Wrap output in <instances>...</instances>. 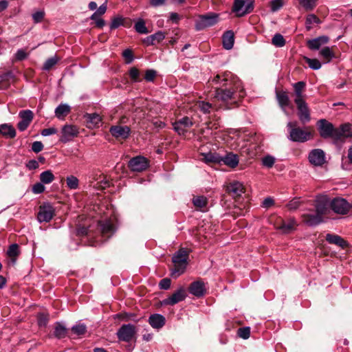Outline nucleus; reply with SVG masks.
Listing matches in <instances>:
<instances>
[{
	"instance_id": "1",
	"label": "nucleus",
	"mask_w": 352,
	"mask_h": 352,
	"mask_svg": "<svg viewBox=\"0 0 352 352\" xmlns=\"http://www.w3.org/2000/svg\"><path fill=\"white\" fill-rule=\"evenodd\" d=\"M212 82L219 86L215 87L214 98L224 103L236 104L245 96L240 80L230 72L217 74Z\"/></svg>"
},
{
	"instance_id": "2",
	"label": "nucleus",
	"mask_w": 352,
	"mask_h": 352,
	"mask_svg": "<svg viewBox=\"0 0 352 352\" xmlns=\"http://www.w3.org/2000/svg\"><path fill=\"white\" fill-rule=\"evenodd\" d=\"M188 258V252L184 248L179 249L173 256V262L174 268L172 270V276L175 278L182 274L187 266V260Z\"/></svg>"
},
{
	"instance_id": "3",
	"label": "nucleus",
	"mask_w": 352,
	"mask_h": 352,
	"mask_svg": "<svg viewBox=\"0 0 352 352\" xmlns=\"http://www.w3.org/2000/svg\"><path fill=\"white\" fill-rule=\"evenodd\" d=\"M287 127L289 130L288 138L291 141L304 142L310 139L311 133L298 127L296 122H289Z\"/></svg>"
},
{
	"instance_id": "4",
	"label": "nucleus",
	"mask_w": 352,
	"mask_h": 352,
	"mask_svg": "<svg viewBox=\"0 0 352 352\" xmlns=\"http://www.w3.org/2000/svg\"><path fill=\"white\" fill-rule=\"evenodd\" d=\"M219 15L214 12H209L206 14L199 15L195 21V29L197 31L203 30L212 27L219 21Z\"/></svg>"
},
{
	"instance_id": "5",
	"label": "nucleus",
	"mask_w": 352,
	"mask_h": 352,
	"mask_svg": "<svg viewBox=\"0 0 352 352\" xmlns=\"http://www.w3.org/2000/svg\"><path fill=\"white\" fill-rule=\"evenodd\" d=\"M254 9L253 1L234 0L232 12L236 13V16L241 17L252 12Z\"/></svg>"
},
{
	"instance_id": "6",
	"label": "nucleus",
	"mask_w": 352,
	"mask_h": 352,
	"mask_svg": "<svg viewBox=\"0 0 352 352\" xmlns=\"http://www.w3.org/2000/svg\"><path fill=\"white\" fill-rule=\"evenodd\" d=\"M352 138L351 125L349 123L341 124L335 128L333 139L336 142H344L346 139Z\"/></svg>"
},
{
	"instance_id": "7",
	"label": "nucleus",
	"mask_w": 352,
	"mask_h": 352,
	"mask_svg": "<svg viewBox=\"0 0 352 352\" xmlns=\"http://www.w3.org/2000/svg\"><path fill=\"white\" fill-rule=\"evenodd\" d=\"M55 210L49 203H45L39 207L37 219L40 223L49 222L54 217Z\"/></svg>"
},
{
	"instance_id": "8",
	"label": "nucleus",
	"mask_w": 352,
	"mask_h": 352,
	"mask_svg": "<svg viewBox=\"0 0 352 352\" xmlns=\"http://www.w3.org/2000/svg\"><path fill=\"white\" fill-rule=\"evenodd\" d=\"M148 164V160L141 155L133 157L129 162V167L134 172H142L146 170Z\"/></svg>"
},
{
	"instance_id": "9",
	"label": "nucleus",
	"mask_w": 352,
	"mask_h": 352,
	"mask_svg": "<svg viewBox=\"0 0 352 352\" xmlns=\"http://www.w3.org/2000/svg\"><path fill=\"white\" fill-rule=\"evenodd\" d=\"M19 117L21 120L17 124V128L20 131H24L33 120L34 113L31 110H23L19 111Z\"/></svg>"
},
{
	"instance_id": "10",
	"label": "nucleus",
	"mask_w": 352,
	"mask_h": 352,
	"mask_svg": "<svg viewBox=\"0 0 352 352\" xmlns=\"http://www.w3.org/2000/svg\"><path fill=\"white\" fill-rule=\"evenodd\" d=\"M331 207L336 213L345 214L351 208V205L346 199L337 197L331 201Z\"/></svg>"
},
{
	"instance_id": "11",
	"label": "nucleus",
	"mask_w": 352,
	"mask_h": 352,
	"mask_svg": "<svg viewBox=\"0 0 352 352\" xmlns=\"http://www.w3.org/2000/svg\"><path fill=\"white\" fill-rule=\"evenodd\" d=\"M309 162L315 166H321L326 162L324 152L320 148H315L310 151L308 156Z\"/></svg>"
},
{
	"instance_id": "12",
	"label": "nucleus",
	"mask_w": 352,
	"mask_h": 352,
	"mask_svg": "<svg viewBox=\"0 0 352 352\" xmlns=\"http://www.w3.org/2000/svg\"><path fill=\"white\" fill-rule=\"evenodd\" d=\"M135 333L134 325L128 324H123L118 331L117 336L119 340L124 342H129L132 340Z\"/></svg>"
},
{
	"instance_id": "13",
	"label": "nucleus",
	"mask_w": 352,
	"mask_h": 352,
	"mask_svg": "<svg viewBox=\"0 0 352 352\" xmlns=\"http://www.w3.org/2000/svg\"><path fill=\"white\" fill-rule=\"evenodd\" d=\"M320 135L323 138H333L335 128L333 125L324 119L320 120L318 122Z\"/></svg>"
},
{
	"instance_id": "14",
	"label": "nucleus",
	"mask_w": 352,
	"mask_h": 352,
	"mask_svg": "<svg viewBox=\"0 0 352 352\" xmlns=\"http://www.w3.org/2000/svg\"><path fill=\"white\" fill-rule=\"evenodd\" d=\"M173 129L179 135H184L188 129L193 125L191 118L188 116L182 118L173 123Z\"/></svg>"
},
{
	"instance_id": "15",
	"label": "nucleus",
	"mask_w": 352,
	"mask_h": 352,
	"mask_svg": "<svg viewBox=\"0 0 352 352\" xmlns=\"http://www.w3.org/2000/svg\"><path fill=\"white\" fill-rule=\"evenodd\" d=\"M186 297V290L180 287L175 292L170 296L162 300V304L164 305H174L182 300Z\"/></svg>"
},
{
	"instance_id": "16",
	"label": "nucleus",
	"mask_w": 352,
	"mask_h": 352,
	"mask_svg": "<svg viewBox=\"0 0 352 352\" xmlns=\"http://www.w3.org/2000/svg\"><path fill=\"white\" fill-rule=\"evenodd\" d=\"M298 110V117L301 122L307 123L309 122L310 113L307 103L305 100H294Z\"/></svg>"
},
{
	"instance_id": "17",
	"label": "nucleus",
	"mask_w": 352,
	"mask_h": 352,
	"mask_svg": "<svg viewBox=\"0 0 352 352\" xmlns=\"http://www.w3.org/2000/svg\"><path fill=\"white\" fill-rule=\"evenodd\" d=\"M109 132L116 138L125 140L130 135L131 129L127 126L114 125L109 129Z\"/></svg>"
},
{
	"instance_id": "18",
	"label": "nucleus",
	"mask_w": 352,
	"mask_h": 352,
	"mask_svg": "<svg viewBox=\"0 0 352 352\" xmlns=\"http://www.w3.org/2000/svg\"><path fill=\"white\" fill-rule=\"evenodd\" d=\"M78 134V130L75 126L70 124L65 125L62 129L60 141L64 143L67 142L73 138L77 136Z\"/></svg>"
},
{
	"instance_id": "19",
	"label": "nucleus",
	"mask_w": 352,
	"mask_h": 352,
	"mask_svg": "<svg viewBox=\"0 0 352 352\" xmlns=\"http://www.w3.org/2000/svg\"><path fill=\"white\" fill-rule=\"evenodd\" d=\"M226 191L234 197H238L244 193L245 188L242 183L234 181L226 186Z\"/></svg>"
},
{
	"instance_id": "20",
	"label": "nucleus",
	"mask_w": 352,
	"mask_h": 352,
	"mask_svg": "<svg viewBox=\"0 0 352 352\" xmlns=\"http://www.w3.org/2000/svg\"><path fill=\"white\" fill-rule=\"evenodd\" d=\"M188 290L192 295L197 298L202 297L206 293L205 284L201 280L194 281L190 285Z\"/></svg>"
},
{
	"instance_id": "21",
	"label": "nucleus",
	"mask_w": 352,
	"mask_h": 352,
	"mask_svg": "<svg viewBox=\"0 0 352 352\" xmlns=\"http://www.w3.org/2000/svg\"><path fill=\"white\" fill-rule=\"evenodd\" d=\"M302 221L309 226H315L322 221V218L314 212H307L302 214Z\"/></svg>"
},
{
	"instance_id": "22",
	"label": "nucleus",
	"mask_w": 352,
	"mask_h": 352,
	"mask_svg": "<svg viewBox=\"0 0 352 352\" xmlns=\"http://www.w3.org/2000/svg\"><path fill=\"white\" fill-rule=\"evenodd\" d=\"M326 241L328 243H329L331 244L336 245L342 248V249L347 248L349 245V243H347L346 241H345L343 238H342L341 236H340L337 234H330V233L327 234Z\"/></svg>"
},
{
	"instance_id": "23",
	"label": "nucleus",
	"mask_w": 352,
	"mask_h": 352,
	"mask_svg": "<svg viewBox=\"0 0 352 352\" xmlns=\"http://www.w3.org/2000/svg\"><path fill=\"white\" fill-rule=\"evenodd\" d=\"M329 38L327 36H321L307 41V46L311 50H319L320 47L324 44H327Z\"/></svg>"
},
{
	"instance_id": "24",
	"label": "nucleus",
	"mask_w": 352,
	"mask_h": 352,
	"mask_svg": "<svg viewBox=\"0 0 352 352\" xmlns=\"http://www.w3.org/2000/svg\"><path fill=\"white\" fill-rule=\"evenodd\" d=\"M276 98L282 110L288 116L289 114L286 110V107H289L291 104L287 92L276 91Z\"/></svg>"
},
{
	"instance_id": "25",
	"label": "nucleus",
	"mask_w": 352,
	"mask_h": 352,
	"mask_svg": "<svg viewBox=\"0 0 352 352\" xmlns=\"http://www.w3.org/2000/svg\"><path fill=\"white\" fill-rule=\"evenodd\" d=\"M165 318L158 314L151 315L148 318L150 325L154 329H161L165 324Z\"/></svg>"
},
{
	"instance_id": "26",
	"label": "nucleus",
	"mask_w": 352,
	"mask_h": 352,
	"mask_svg": "<svg viewBox=\"0 0 352 352\" xmlns=\"http://www.w3.org/2000/svg\"><path fill=\"white\" fill-rule=\"evenodd\" d=\"M19 247L17 244L14 243L9 246L8 250L7 251V255L10 258L9 263L11 265H15L17 260V257L19 256Z\"/></svg>"
},
{
	"instance_id": "27",
	"label": "nucleus",
	"mask_w": 352,
	"mask_h": 352,
	"mask_svg": "<svg viewBox=\"0 0 352 352\" xmlns=\"http://www.w3.org/2000/svg\"><path fill=\"white\" fill-rule=\"evenodd\" d=\"M221 162L230 168H235L239 164V157L237 155L230 153L224 157H221Z\"/></svg>"
},
{
	"instance_id": "28",
	"label": "nucleus",
	"mask_w": 352,
	"mask_h": 352,
	"mask_svg": "<svg viewBox=\"0 0 352 352\" xmlns=\"http://www.w3.org/2000/svg\"><path fill=\"white\" fill-rule=\"evenodd\" d=\"M16 130L10 124H0V135L6 138H14L16 136Z\"/></svg>"
},
{
	"instance_id": "29",
	"label": "nucleus",
	"mask_w": 352,
	"mask_h": 352,
	"mask_svg": "<svg viewBox=\"0 0 352 352\" xmlns=\"http://www.w3.org/2000/svg\"><path fill=\"white\" fill-rule=\"evenodd\" d=\"M165 38V34L162 31H158L157 32L146 37L144 40V43L147 45H155V43H158L162 41Z\"/></svg>"
},
{
	"instance_id": "30",
	"label": "nucleus",
	"mask_w": 352,
	"mask_h": 352,
	"mask_svg": "<svg viewBox=\"0 0 352 352\" xmlns=\"http://www.w3.org/2000/svg\"><path fill=\"white\" fill-rule=\"evenodd\" d=\"M320 56L322 57L324 63H328L336 58V54L333 51V48L329 47H324L320 50Z\"/></svg>"
},
{
	"instance_id": "31",
	"label": "nucleus",
	"mask_w": 352,
	"mask_h": 352,
	"mask_svg": "<svg viewBox=\"0 0 352 352\" xmlns=\"http://www.w3.org/2000/svg\"><path fill=\"white\" fill-rule=\"evenodd\" d=\"M297 226V223L294 219H290L287 222L283 221L280 226L277 228L282 231L283 233H289L294 230Z\"/></svg>"
},
{
	"instance_id": "32",
	"label": "nucleus",
	"mask_w": 352,
	"mask_h": 352,
	"mask_svg": "<svg viewBox=\"0 0 352 352\" xmlns=\"http://www.w3.org/2000/svg\"><path fill=\"white\" fill-rule=\"evenodd\" d=\"M223 46L226 50H230L234 45V33L232 31H227L223 35Z\"/></svg>"
},
{
	"instance_id": "33",
	"label": "nucleus",
	"mask_w": 352,
	"mask_h": 352,
	"mask_svg": "<svg viewBox=\"0 0 352 352\" xmlns=\"http://www.w3.org/2000/svg\"><path fill=\"white\" fill-rule=\"evenodd\" d=\"M71 111L70 107L67 104H60L55 109L56 116L60 119L63 120Z\"/></svg>"
},
{
	"instance_id": "34",
	"label": "nucleus",
	"mask_w": 352,
	"mask_h": 352,
	"mask_svg": "<svg viewBox=\"0 0 352 352\" xmlns=\"http://www.w3.org/2000/svg\"><path fill=\"white\" fill-rule=\"evenodd\" d=\"M87 122L89 127H98L101 123V116L98 113H87L85 116Z\"/></svg>"
},
{
	"instance_id": "35",
	"label": "nucleus",
	"mask_w": 352,
	"mask_h": 352,
	"mask_svg": "<svg viewBox=\"0 0 352 352\" xmlns=\"http://www.w3.org/2000/svg\"><path fill=\"white\" fill-rule=\"evenodd\" d=\"M101 230L103 234L109 237L116 232V226L111 221H105L101 224Z\"/></svg>"
},
{
	"instance_id": "36",
	"label": "nucleus",
	"mask_w": 352,
	"mask_h": 352,
	"mask_svg": "<svg viewBox=\"0 0 352 352\" xmlns=\"http://www.w3.org/2000/svg\"><path fill=\"white\" fill-rule=\"evenodd\" d=\"M194 206L201 211H204L206 208L208 199L204 196H196L192 198Z\"/></svg>"
},
{
	"instance_id": "37",
	"label": "nucleus",
	"mask_w": 352,
	"mask_h": 352,
	"mask_svg": "<svg viewBox=\"0 0 352 352\" xmlns=\"http://www.w3.org/2000/svg\"><path fill=\"white\" fill-rule=\"evenodd\" d=\"M202 160L206 163H221V157L215 153H208L202 154Z\"/></svg>"
},
{
	"instance_id": "38",
	"label": "nucleus",
	"mask_w": 352,
	"mask_h": 352,
	"mask_svg": "<svg viewBox=\"0 0 352 352\" xmlns=\"http://www.w3.org/2000/svg\"><path fill=\"white\" fill-rule=\"evenodd\" d=\"M305 87V83L302 81L294 84V92L296 98L294 100H304L302 99V91Z\"/></svg>"
},
{
	"instance_id": "39",
	"label": "nucleus",
	"mask_w": 352,
	"mask_h": 352,
	"mask_svg": "<svg viewBox=\"0 0 352 352\" xmlns=\"http://www.w3.org/2000/svg\"><path fill=\"white\" fill-rule=\"evenodd\" d=\"M54 175L52 172L50 170L43 171L40 174L41 182L45 184L52 183L54 180Z\"/></svg>"
},
{
	"instance_id": "40",
	"label": "nucleus",
	"mask_w": 352,
	"mask_h": 352,
	"mask_svg": "<svg viewBox=\"0 0 352 352\" xmlns=\"http://www.w3.org/2000/svg\"><path fill=\"white\" fill-rule=\"evenodd\" d=\"M314 23H320L319 18L314 14H308L305 20V28L307 30H310L312 28V25Z\"/></svg>"
},
{
	"instance_id": "41",
	"label": "nucleus",
	"mask_w": 352,
	"mask_h": 352,
	"mask_svg": "<svg viewBox=\"0 0 352 352\" xmlns=\"http://www.w3.org/2000/svg\"><path fill=\"white\" fill-rule=\"evenodd\" d=\"M300 5L306 10L311 11L316 6L317 0H298Z\"/></svg>"
},
{
	"instance_id": "42",
	"label": "nucleus",
	"mask_w": 352,
	"mask_h": 352,
	"mask_svg": "<svg viewBox=\"0 0 352 352\" xmlns=\"http://www.w3.org/2000/svg\"><path fill=\"white\" fill-rule=\"evenodd\" d=\"M328 210V204L327 203H323L322 201H318L316 205V211L315 212L318 214L321 218H322L323 215L327 213Z\"/></svg>"
},
{
	"instance_id": "43",
	"label": "nucleus",
	"mask_w": 352,
	"mask_h": 352,
	"mask_svg": "<svg viewBox=\"0 0 352 352\" xmlns=\"http://www.w3.org/2000/svg\"><path fill=\"white\" fill-rule=\"evenodd\" d=\"M67 186L69 189L75 190L78 188L79 180L78 179L73 175L68 176L66 178Z\"/></svg>"
},
{
	"instance_id": "44",
	"label": "nucleus",
	"mask_w": 352,
	"mask_h": 352,
	"mask_svg": "<svg viewBox=\"0 0 352 352\" xmlns=\"http://www.w3.org/2000/svg\"><path fill=\"white\" fill-rule=\"evenodd\" d=\"M272 43L276 47H281L285 45V40L280 34H276L272 39Z\"/></svg>"
},
{
	"instance_id": "45",
	"label": "nucleus",
	"mask_w": 352,
	"mask_h": 352,
	"mask_svg": "<svg viewBox=\"0 0 352 352\" xmlns=\"http://www.w3.org/2000/svg\"><path fill=\"white\" fill-rule=\"evenodd\" d=\"M135 30L137 32L140 34H147L148 30L145 25V22L143 19H140L135 24Z\"/></svg>"
},
{
	"instance_id": "46",
	"label": "nucleus",
	"mask_w": 352,
	"mask_h": 352,
	"mask_svg": "<svg viewBox=\"0 0 352 352\" xmlns=\"http://www.w3.org/2000/svg\"><path fill=\"white\" fill-rule=\"evenodd\" d=\"M58 60L59 58L56 56L48 58L45 62L43 69L47 71L50 70L58 63Z\"/></svg>"
},
{
	"instance_id": "47",
	"label": "nucleus",
	"mask_w": 352,
	"mask_h": 352,
	"mask_svg": "<svg viewBox=\"0 0 352 352\" xmlns=\"http://www.w3.org/2000/svg\"><path fill=\"white\" fill-rule=\"evenodd\" d=\"M305 60L306 63L308 64L309 67L312 69H319L322 66L320 62L318 59L305 58Z\"/></svg>"
},
{
	"instance_id": "48",
	"label": "nucleus",
	"mask_w": 352,
	"mask_h": 352,
	"mask_svg": "<svg viewBox=\"0 0 352 352\" xmlns=\"http://www.w3.org/2000/svg\"><path fill=\"white\" fill-rule=\"evenodd\" d=\"M275 161L276 159L272 155H266L262 158V164L263 166L270 168L274 166Z\"/></svg>"
},
{
	"instance_id": "49",
	"label": "nucleus",
	"mask_w": 352,
	"mask_h": 352,
	"mask_svg": "<svg viewBox=\"0 0 352 352\" xmlns=\"http://www.w3.org/2000/svg\"><path fill=\"white\" fill-rule=\"evenodd\" d=\"M129 76L133 82H140V71L135 67H131L129 70Z\"/></svg>"
},
{
	"instance_id": "50",
	"label": "nucleus",
	"mask_w": 352,
	"mask_h": 352,
	"mask_svg": "<svg viewBox=\"0 0 352 352\" xmlns=\"http://www.w3.org/2000/svg\"><path fill=\"white\" fill-rule=\"evenodd\" d=\"M67 333L66 328L60 324H57L54 330V335L58 338H61L65 336Z\"/></svg>"
},
{
	"instance_id": "51",
	"label": "nucleus",
	"mask_w": 352,
	"mask_h": 352,
	"mask_svg": "<svg viewBox=\"0 0 352 352\" xmlns=\"http://www.w3.org/2000/svg\"><path fill=\"white\" fill-rule=\"evenodd\" d=\"M197 107L204 113H208L210 112V109H212V104L209 102H206L204 101H199L197 104Z\"/></svg>"
},
{
	"instance_id": "52",
	"label": "nucleus",
	"mask_w": 352,
	"mask_h": 352,
	"mask_svg": "<svg viewBox=\"0 0 352 352\" xmlns=\"http://www.w3.org/2000/svg\"><path fill=\"white\" fill-rule=\"evenodd\" d=\"M72 331L73 333L78 336H81L85 333L86 332V326L83 324H78L74 326L72 328Z\"/></svg>"
},
{
	"instance_id": "53",
	"label": "nucleus",
	"mask_w": 352,
	"mask_h": 352,
	"mask_svg": "<svg viewBox=\"0 0 352 352\" xmlns=\"http://www.w3.org/2000/svg\"><path fill=\"white\" fill-rule=\"evenodd\" d=\"M109 186V181L106 179L105 176L100 178L99 181L94 185V187L98 189H104Z\"/></svg>"
},
{
	"instance_id": "54",
	"label": "nucleus",
	"mask_w": 352,
	"mask_h": 352,
	"mask_svg": "<svg viewBox=\"0 0 352 352\" xmlns=\"http://www.w3.org/2000/svg\"><path fill=\"white\" fill-rule=\"evenodd\" d=\"M37 320L40 327H45L48 322L49 317L47 314L41 313L38 315Z\"/></svg>"
},
{
	"instance_id": "55",
	"label": "nucleus",
	"mask_w": 352,
	"mask_h": 352,
	"mask_svg": "<svg viewBox=\"0 0 352 352\" xmlns=\"http://www.w3.org/2000/svg\"><path fill=\"white\" fill-rule=\"evenodd\" d=\"M250 335V327H242L238 330V336L243 339H248Z\"/></svg>"
},
{
	"instance_id": "56",
	"label": "nucleus",
	"mask_w": 352,
	"mask_h": 352,
	"mask_svg": "<svg viewBox=\"0 0 352 352\" xmlns=\"http://www.w3.org/2000/svg\"><path fill=\"white\" fill-rule=\"evenodd\" d=\"M107 10V5L106 3H103L101 5L97 10L91 16V19H95L97 16H101L106 12Z\"/></svg>"
},
{
	"instance_id": "57",
	"label": "nucleus",
	"mask_w": 352,
	"mask_h": 352,
	"mask_svg": "<svg viewBox=\"0 0 352 352\" xmlns=\"http://www.w3.org/2000/svg\"><path fill=\"white\" fill-rule=\"evenodd\" d=\"M282 0H272L270 3L271 10L274 12L280 10L283 7Z\"/></svg>"
},
{
	"instance_id": "58",
	"label": "nucleus",
	"mask_w": 352,
	"mask_h": 352,
	"mask_svg": "<svg viewBox=\"0 0 352 352\" xmlns=\"http://www.w3.org/2000/svg\"><path fill=\"white\" fill-rule=\"evenodd\" d=\"M157 75L154 69H147L145 72L144 79L148 82H153Z\"/></svg>"
},
{
	"instance_id": "59",
	"label": "nucleus",
	"mask_w": 352,
	"mask_h": 352,
	"mask_svg": "<svg viewBox=\"0 0 352 352\" xmlns=\"http://www.w3.org/2000/svg\"><path fill=\"white\" fill-rule=\"evenodd\" d=\"M122 56L127 64L131 63L133 60V52L131 50L126 49L122 52Z\"/></svg>"
},
{
	"instance_id": "60",
	"label": "nucleus",
	"mask_w": 352,
	"mask_h": 352,
	"mask_svg": "<svg viewBox=\"0 0 352 352\" xmlns=\"http://www.w3.org/2000/svg\"><path fill=\"white\" fill-rule=\"evenodd\" d=\"M14 75L12 72H6L0 74V82H9L10 79L13 78Z\"/></svg>"
},
{
	"instance_id": "61",
	"label": "nucleus",
	"mask_w": 352,
	"mask_h": 352,
	"mask_svg": "<svg viewBox=\"0 0 352 352\" xmlns=\"http://www.w3.org/2000/svg\"><path fill=\"white\" fill-rule=\"evenodd\" d=\"M45 188L42 182L36 183L32 186V192L34 194H40L44 192Z\"/></svg>"
},
{
	"instance_id": "62",
	"label": "nucleus",
	"mask_w": 352,
	"mask_h": 352,
	"mask_svg": "<svg viewBox=\"0 0 352 352\" xmlns=\"http://www.w3.org/2000/svg\"><path fill=\"white\" fill-rule=\"evenodd\" d=\"M171 284L170 279L169 278H163L160 280L159 283L160 288L162 289H168L170 288Z\"/></svg>"
},
{
	"instance_id": "63",
	"label": "nucleus",
	"mask_w": 352,
	"mask_h": 352,
	"mask_svg": "<svg viewBox=\"0 0 352 352\" xmlns=\"http://www.w3.org/2000/svg\"><path fill=\"white\" fill-rule=\"evenodd\" d=\"M43 149V144L41 142L36 141L34 142L32 144V150L38 153Z\"/></svg>"
},
{
	"instance_id": "64",
	"label": "nucleus",
	"mask_w": 352,
	"mask_h": 352,
	"mask_svg": "<svg viewBox=\"0 0 352 352\" xmlns=\"http://www.w3.org/2000/svg\"><path fill=\"white\" fill-rule=\"evenodd\" d=\"M45 12L43 11H37L32 14V19L35 23L41 22L44 18Z\"/></svg>"
}]
</instances>
